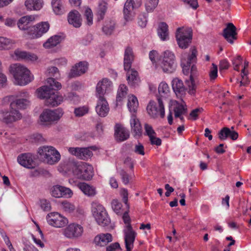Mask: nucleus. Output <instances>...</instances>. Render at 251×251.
Returning <instances> with one entry per match:
<instances>
[{
	"label": "nucleus",
	"mask_w": 251,
	"mask_h": 251,
	"mask_svg": "<svg viewBox=\"0 0 251 251\" xmlns=\"http://www.w3.org/2000/svg\"><path fill=\"white\" fill-rule=\"evenodd\" d=\"M172 88L178 98L183 102L182 97L186 94V89L184 86L182 81L178 78H175L172 81Z\"/></svg>",
	"instance_id": "f3484780"
},
{
	"label": "nucleus",
	"mask_w": 251,
	"mask_h": 251,
	"mask_svg": "<svg viewBox=\"0 0 251 251\" xmlns=\"http://www.w3.org/2000/svg\"><path fill=\"white\" fill-rule=\"evenodd\" d=\"M26 18H21L17 23V25L20 29L26 30L27 33L31 36L32 31L30 30L32 26H30L28 22L26 21Z\"/></svg>",
	"instance_id": "79ce46f5"
},
{
	"label": "nucleus",
	"mask_w": 251,
	"mask_h": 251,
	"mask_svg": "<svg viewBox=\"0 0 251 251\" xmlns=\"http://www.w3.org/2000/svg\"><path fill=\"white\" fill-rule=\"evenodd\" d=\"M158 90L159 96H158L157 98H160L162 100L163 99H166L168 96L169 88L166 83L163 82H161L159 85Z\"/></svg>",
	"instance_id": "58836bf2"
},
{
	"label": "nucleus",
	"mask_w": 251,
	"mask_h": 251,
	"mask_svg": "<svg viewBox=\"0 0 251 251\" xmlns=\"http://www.w3.org/2000/svg\"><path fill=\"white\" fill-rule=\"evenodd\" d=\"M9 71L15 79L14 83L19 85H25L32 79L30 71L25 67L19 64H12L10 66Z\"/></svg>",
	"instance_id": "f03ea898"
},
{
	"label": "nucleus",
	"mask_w": 251,
	"mask_h": 251,
	"mask_svg": "<svg viewBox=\"0 0 251 251\" xmlns=\"http://www.w3.org/2000/svg\"><path fill=\"white\" fill-rule=\"evenodd\" d=\"M112 207L114 211L119 214L122 207V204L117 200H113L111 202Z\"/></svg>",
	"instance_id": "bf43d9fd"
},
{
	"label": "nucleus",
	"mask_w": 251,
	"mask_h": 251,
	"mask_svg": "<svg viewBox=\"0 0 251 251\" xmlns=\"http://www.w3.org/2000/svg\"><path fill=\"white\" fill-rule=\"evenodd\" d=\"M237 34L236 27L231 23H228L226 27L223 30V36L231 44L233 43V40L236 39Z\"/></svg>",
	"instance_id": "aec40b11"
},
{
	"label": "nucleus",
	"mask_w": 251,
	"mask_h": 251,
	"mask_svg": "<svg viewBox=\"0 0 251 251\" xmlns=\"http://www.w3.org/2000/svg\"><path fill=\"white\" fill-rule=\"evenodd\" d=\"M115 23L114 21H110L109 23L106 24L102 27V31L106 35H110L112 34L115 29Z\"/></svg>",
	"instance_id": "49530a36"
},
{
	"label": "nucleus",
	"mask_w": 251,
	"mask_h": 251,
	"mask_svg": "<svg viewBox=\"0 0 251 251\" xmlns=\"http://www.w3.org/2000/svg\"><path fill=\"white\" fill-rule=\"evenodd\" d=\"M131 132L136 138H138L142 135V128L139 120L133 114L130 120Z\"/></svg>",
	"instance_id": "5701e85b"
},
{
	"label": "nucleus",
	"mask_w": 251,
	"mask_h": 251,
	"mask_svg": "<svg viewBox=\"0 0 251 251\" xmlns=\"http://www.w3.org/2000/svg\"><path fill=\"white\" fill-rule=\"evenodd\" d=\"M127 80L128 84L132 87H136L139 86L140 80L138 76V72L133 70L127 71Z\"/></svg>",
	"instance_id": "c85d7f7f"
},
{
	"label": "nucleus",
	"mask_w": 251,
	"mask_h": 251,
	"mask_svg": "<svg viewBox=\"0 0 251 251\" xmlns=\"http://www.w3.org/2000/svg\"><path fill=\"white\" fill-rule=\"evenodd\" d=\"M63 100V98L62 96L58 95L54 92L49 99L46 100V105L51 106H56L60 104Z\"/></svg>",
	"instance_id": "f704fd0d"
},
{
	"label": "nucleus",
	"mask_w": 251,
	"mask_h": 251,
	"mask_svg": "<svg viewBox=\"0 0 251 251\" xmlns=\"http://www.w3.org/2000/svg\"><path fill=\"white\" fill-rule=\"evenodd\" d=\"M62 115L61 110H46L41 114L40 119L42 124L48 125L53 122L58 121Z\"/></svg>",
	"instance_id": "1a4fd4ad"
},
{
	"label": "nucleus",
	"mask_w": 251,
	"mask_h": 251,
	"mask_svg": "<svg viewBox=\"0 0 251 251\" xmlns=\"http://www.w3.org/2000/svg\"><path fill=\"white\" fill-rule=\"evenodd\" d=\"M84 16L87 20V24L91 25L93 24V14L90 8H87L85 10Z\"/></svg>",
	"instance_id": "864d4df0"
},
{
	"label": "nucleus",
	"mask_w": 251,
	"mask_h": 251,
	"mask_svg": "<svg viewBox=\"0 0 251 251\" xmlns=\"http://www.w3.org/2000/svg\"><path fill=\"white\" fill-rule=\"evenodd\" d=\"M40 206L44 211H49L51 209V205L50 201L46 199L40 200Z\"/></svg>",
	"instance_id": "13d9d810"
},
{
	"label": "nucleus",
	"mask_w": 251,
	"mask_h": 251,
	"mask_svg": "<svg viewBox=\"0 0 251 251\" xmlns=\"http://www.w3.org/2000/svg\"><path fill=\"white\" fill-rule=\"evenodd\" d=\"M88 70V63L85 61H81L76 64L71 69L68 75L70 78L75 77L85 73Z\"/></svg>",
	"instance_id": "dca6fc26"
},
{
	"label": "nucleus",
	"mask_w": 251,
	"mask_h": 251,
	"mask_svg": "<svg viewBox=\"0 0 251 251\" xmlns=\"http://www.w3.org/2000/svg\"><path fill=\"white\" fill-rule=\"evenodd\" d=\"M61 190L62 197L71 198L73 195V192L70 188L62 186Z\"/></svg>",
	"instance_id": "0e129e2a"
},
{
	"label": "nucleus",
	"mask_w": 251,
	"mask_h": 251,
	"mask_svg": "<svg viewBox=\"0 0 251 251\" xmlns=\"http://www.w3.org/2000/svg\"><path fill=\"white\" fill-rule=\"evenodd\" d=\"M203 111L202 108H196L193 110L190 113V116L192 117L194 120H196L198 117L200 113H201Z\"/></svg>",
	"instance_id": "774afa93"
},
{
	"label": "nucleus",
	"mask_w": 251,
	"mask_h": 251,
	"mask_svg": "<svg viewBox=\"0 0 251 251\" xmlns=\"http://www.w3.org/2000/svg\"><path fill=\"white\" fill-rule=\"evenodd\" d=\"M175 117H180V115H184L187 112V108L182 103H178L177 102V105L174 109Z\"/></svg>",
	"instance_id": "a18cd8bd"
},
{
	"label": "nucleus",
	"mask_w": 251,
	"mask_h": 251,
	"mask_svg": "<svg viewBox=\"0 0 251 251\" xmlns=\"http://www.w3.org/2000/svg\"><path fill=\"white\" fill-rule=\"evenodd\" d=\"M112 241V237L111 234L101 233L95 237L94 242L97 246H104Z\"/></svg>",
	"instance_id": "cd10ccee"
},
{
	"label": "nucleus",
	"mask_w": 251,
	"mask_h": 251,
	"mask_svg": "<svg viewBox=\"0 0 251 251\" xmlns=\"http://www.w3.org/2000/svg\"><path fill=\"white\" fill-rule=\"evenodd\" d=\"M107 9V3L103 0L100 1L99 3L97 10V15L98 16V19L99 21L103 19Z\"/></svg>",
	"instance_id": "e433bc0d"
},
{
	"label": "nucleus",
	"mask_w": 251,
	"mask_h": 251,
	"mask_svg": "<svg viewBox=\"0 0 251 251\" xmlns=\"http://www.w3.org/2000/svg\"><path fill=\"white\" fill-rule=\"evenodd\" d=\"M47 72L49 74V77L52 78V76L57 78L59 76V71L56 67H51L48 69Z\"/></svg>",
	"instance_id": "5fc2aeb1"
},
{
	"label": "nucleus",
	"mask_w": 251,
	"mask_h": 251,
	"mask_svg": "<svg viewBox=\"0 0 251 251\" xmlns=\"http://www.w3.org/2000/svg\"><path fill=\"white\" fill-rule=\"evenodd\" d=\"M242 58L240 55H237L232 60V64L235 70L238 71L239 66L242 63Z\"/></svg>",
	"instance_id": "e2e57ef3"
},
{
	"label": "nucleus",
	"mask_w": 251,
	"mask_h": 251,
	"mask_svg": "<svg viewBox=\"0 0 251 251\" xmlns=\"http://www.w3.org/2000/svg\"><path fill=\"white\" fill-rule=\"evenodd\" d=\"M158 56V53L155 50L151 51L149 53V58L153 64L156 65V59Z\"/></svg>",
	"instance_id": "69168bd1"
},
{
	"label": "nucleus",
	"mask_w": 251,
	"mask_h": 251,
	"mask_svg": "<svg viewBox=\"0 0 251 251\" xmlns=\"http://www.w3.org/2000/svg\"><path fill=\"white\" fill-rule=\"evenodd\" d=\"M62 208L66 212L71 213L75 209V206L67 201H63L61 203Z\"/></svg>",
	"instance_id": "603ef678"
},
{
	"label": "nucleus",
	"mask_w": 251,
	"mask_h": 251,
	"mask_svg": "<svg viewBox=\"0 0 251 251\" xmlns=\"http://www.w3.org/2000/svg\"><path fill=\"white\" fill-rule=\"evenodd\" d=\"M118 173L120 176L123 183L125 185L128 184L131 179V176L123 169L119 170Z\"/></svg>",
	"instance_id": "09e8293b"
},
{
	"label": "nucleus",
	"mask_w": 251,
	"mask_h": 251,
	"mask_svg": "<svg viewBox=\"0 0 251 251\" xmlns=\"http://www.w3.org/2000/svg\"><path fill=\"white\" fill-rule=\"evenodd\" d=\"M78 187L85 195L88 196L92 197L96 194L95 188L86 183H80L78 184Z\"/></svg>",
	"instance_id": "c9c22d12"
},
{
	"label": "nucleus",
	"mask_w": 251,
	"mask_h": 251,
	"mask_svg": "<svg viewBox=\"0 0 251 251\" xmlns=\"http://www.w3.org/2000/svg\"><path fill=\"white\" fill-rule=\"evenodd\" d=\"M50 24L47 22H42L33 26L31 28V38H35L41 37L49 29Z\"/></svg>",
	"instance_id": "4468645a"
},
{
	"label": "nucleus",
	"mask_w": 251,
	"mask_h": 251,
	"mask_svg": "<svg viewBox=\"0 0 251 251\" xmlns=\"http://www.w3.org/2000/svg\"><path fill=\"white\" fill-rule=\"evenodd\" d=\"M134 152L138 154L144 155L145 154L144 146L140 143H138L135 146Z\"/></svg>",
	"instance_id": "338daca9"
},
{
	"label": "nucleus",
	"mask_w": 251,
	"mask_h": 251,
	"mask_svg": "<svg viewBox=\"0 0 251 251\" xmlns=\"http://www.w3.org/2000/svg\"><path fill=\"white\" fill-rule=\"evenodd\" d=\"M159 0H146L145 6L146 10L148 12H151L157 6Z\"/></svg>",
	"instance_id": "8fccbe9b"
},
{
	"label": "nucleus",
	"mask_w": 251,
	"mask_h": 251,
	"mask_svg": "<svg viewBox=\"0 0 251 251\" xmlns=\"http://www.w3.org/2000/svg\"><path fill=\"white\" fill-rule=\"evenodd\" d=\"M127 107L131 113H135L136 112L138 107V101L135 96L131 95L128 97Z\"/></svg>",
	"instance_id": "4c0bfd02"
},
{
	"label": "nucleus",
	"mask_w": 251,
	"mask_h": 251,
	"mask_svg": "<svg viewBox=\"0 0 251 251\" xmlns=\"http://www.w3.org/2000/svg\"><path fill=\"white\" fill-rule=\"evenodd\" d=\"M38 153L44 161L50 165L57 163L61 158L59 152L52 146H43L40 148Z\"/></svg>",
	"instance_id": "20e7f679"
},
{
	"label": "nucleus",
	"mask_w": 251,
	"mask_h": 251,
	"mask_svg": "<svg viewBox=\"0 0 251 251\" xmlns=\"http://www.w3.org/2000/svg\"><path fill=\"white\" fill-rule=\"evenodd\" d=\"M192 30L191 28L178 27L176 31V37L179 48H187L192 42Z\"/></svg>",
	"instance_id": "423d86ee"
},
{
	"label": "nucleus",
	"mask_w": 251,
	"mask_h": 251,
	"mask_svg": "<svg viewBox=\"0 0 251 251\" xmlns=\"http://www.w3.org/2000/svg\"><path fill=\"white\" fill-rule=\"evenodd\" d=\"M15 54L18 59L26 61H33L37 59V57L35 54L25 51L16 50L15 51Z\"/></svg>",
	"instance_id": "473e14b6"
},
{
	"label": "nucleus",
	"mask_w": 251,
	"mask_h": 251,
	"mask_svg": "<svg viewBox=\"0 0 251 251\" xmlns=\"http://www.w3.org/2000/svg\"><path fill=\"white\" fill-rule=\"evenodd\" d=\"M141 0L137 2V6L134 4L133 0H127L125 3L123 12L124 18L126 21H131L132 19V10L134 8L139 6L141 4Z\"/></svg>",
	"instance_id": "4be33fe9"
},
{
	"label": "nucleus",
	"mask_w": 251,
	"mask_h": 251,
	"mask_svg": "<svg viewBox=\"0 0 251 251\" xmlns=\"http://www.w3.org/2000/svg\"><path fill=\"white\" fill-rule=\"evenodd\" d=\"M144 128L146 135H148L150 138L151 137H152L153 135H156L151 125L146 123L144 125Z\"/></svg>",
	"instance_id": "4d7b16f0"
},
{
	"label": "nucleus",
	"mask_w": 251,
	"mask_h": 251,
	"mask_svg": "<svg viewBox=\"0 0 251 251\" xmlns=\"http://www.w3.org/2000/svg\"><path fill=\"white\" fill-rule=\"evenodd\" d=\"M95 219L97 223L102 226H107L111 223L110 219L106 210L100 214L98 217H96Z\"/></svg>",
	"instance_id": "72a5a7b5"
},
{
	"label": "nucleus",
	"mask_w": 251,
	"mask_h": 251,
	"mask_svg": "<svg viewBox=\"0 0 251 251\" xmlns=\"http://www.w3.org/2000/svg\"><path fill=\"white\" fill-rule=\"evenodd\" d=\"M91 206L92 212L95 218L98 217L100 214L106 210L104 207L97 201H93Z\"/></svg>",
	"instance_id": "a19ab883"
},
{
	"label": "nucleus",
	"mask_w": 251,
	"mask_h": 251,
	"mask_svg": "<svg viewBox=\"0 0 251 251\" xmlns=\"http://www.w3.org/2000/svg\"><path fill=\"white\" fill-rule=\"evenodd\" d=\"M61 41V36L54 35L50 37L45 43L43 46L45 48L49 49L57 46Z\"/></svg>",
	"instance_id": "ea45409f"
},
{
	"label": "nucleus",
	"mask_w": 251,
	"mask_h": 251,
	"mask_svg": "<svg viewBox=\"0 0 251 251\" xmlns=\"http://www.w3.org/2000/svg\"><path fill=\"white\" fill-rule=\"evenodd\" d=\"M181 65L183 74L188 75L190 73L191 64L188 63L185 60H181Z\"/></svg>",
	"instance_id": "680f3d73"
},
{
	"label": "nucleus",
	"mask_w": 251,
	"mask_h": 251,
	"mask_svg": "<svg viewBox=\"0 0 251 251\" xmlns=\"http://www.w3.org/2000/svg\"><path fill=\"white\" fill-rule=\"evenodd\" d=\"M88 108L87 107L83 106L76 108L75 109L74 113L76 116L81 117L87 113Z\"/></svg>",
	"instance_id": "6e6d98bb"
},
{
	"label": "nucleus",
	"mask_w": 251,
	"mask_h": 251,
	"mask_svg": "<svg viewBox=\"0 0 251 251\" xmlns=\"http://www.w3.org/2000/svg\"><path fill=\"white\" fill-rule=\"evenodd\" d=\"M98 98L99 100L96 106V111L100 116L102 117H105L109 110L108 103L104 97Z\"/></svg>",
	"instance_id": "b1692460"
},
{
	"label": "nucleus",
	"mask_w": 251,
	"mask_h": 251,
	"mask_svg": "<svg viewBox=\"0 0 251 251\" xmlns=\"http://www.w3.org/2000/svg\"><path fill=\"white\" fill-rule=\"evenodd\" d=\"M48 223L56 227L64 226L68 223V220L57 212H51L46 217Z\"/></svg>",
	"instance_id": "9d476101"
},
{
	"label": "nucleus",
	"mask_w": 251,
	"mask_h": 251,
	"mask_svg": "<svg viewBox=\"0 0 251 251\" xmlns=\"http://www.w3.org/2000/svg\"><path fill=\"white\" fill-rule=\"evenodd\" d=\"M112 83L108 79L104 78L100 81L96 86L97 95L98 98L103 97L105 94L111 90Z\"/></svg>",
	"instance_id": "ddd939ff"
},
{
	"label": "nucleus",
	"mask_w": 251,
	"mask_h": 251,
	"mask_svg": "<svg viewBox=\"0 0 251 251\" xmlns=\"http://www.w3.org/2000/svg\"><path fill=\"white\" fill-rule=\"evenodd\" d=\"M127 87L125 84H121L117 91L116 97L117 102H121L126 98L127 94Z\"/></svg>",
	"instance_id": "c03bdc74"
},
{
	"label": "nucleus",
	"mask_w": 251,
	"mask_h": 251,
	"mask_svg": "<svg viewBox=\"0 0 251 251\" xmlns=\"http://www.w3.org/2000/svg\"><path fill=\"white\" fill-rule=\"evenodd\" d=\"M68 151L77 158L83 160H87L93 155V152L89 148L70 147Z\"/></svg>",
	"instance_id": "9b49d317"
},
{
	"label": "nucleus",
	"mask_w": 251,
	"mask_h": 251,
	"mask_svg": "<svg viewBox=\"0 0 251 251\" xmlns=\"http://www.w3.org/2000/svg\"><path fill=\"white\" fill-rule=\"evenodd\" d=\"M62 186L60 185H55L52 188H51L50 190L51 195L52 197L55 198H61L62 197L61 195V190H62Z\"/></svg>",
	"instance_id": "3c124183"
},
{
	"label": "nucleus",
	"mask_w": 251,
	"mask_h": 251,
	"mask_svg": "<svg viewBox=\"0 0 251 251\" xmlns=\"http://www.w3.org/2000/svg\"><path fill=\"white\" fill-rule=\"evenodd\" d=\"M158 104L154 101L151 100L147 106V111L150 116L156 118L160 116L162 118L165 116V109L162 99L158 97Z\"/></svg>",
	"instance_id": "6e6552de"
},
{
	"label": "nucleus",
	"mask_w": 251,
	"mask_h": 251,
	"mask_svg": "<svg viewBox=\"0 0 251 251\" xmlns=\"http://www.w3.org/2000/svg\"><path fill=\"white\" fill-rule=\"evenodd\" d=\"M83 227L77 224L69 225L64 230V235L67 238H73L78 237L81 235L83 232Z\"/></svg>",
	"instance_id": "f8f14e48"
},
{
	"label": "nucleus",
	"mask_w": 251,
	"mask_h": 251,
	"mask_svg": "<svg viewBox=\"0 0 251 251\" xmlns=\"http://www.w3.org/2000/svg\"><path fill=\"white\" fill-rule=\"evenodd\" d=\"M218 137L221 140H225L227 137H229L232 140H236L238 137V133L234 130H231L228 127H225L219 132Z\"/></svg>",
	"instance_id": "a878e982"
},
{
	"label": "nucleus",
	"mask_w": 251,
	"mask_h": 251,
	"mask_svg": "<svg viewBox=\"0 0 251 251\" xmlns=\"http://www.w3.org/2000/svg\"><path fill=\"white\" fill-rule=\"evenodd\" d=\"M14 42L9 38L0 37V50H8L10 49Z\"/></svg>",
	"instance_id": "37998d69"
},
{
	"label": "nucleus",
	"mask_w": 251,
	"mask_h": 251,
	"mask_svg": "<svg viewBox=\"0 0 251 251\" xmlns=\"http://www.w3.org/2000/svg\"><path fill=\"white\" fill-rule=\"evenodd\" d=\"M218 68L217 66L212 64V67L209 72V77L211 80H214L217 77Z\"/></svg>",
	"instance_id": "052dcab7"
},
{
	"label": "nucleus",
	"mask_w": 251,
	"mask_h": 251,
	"mask_svg": "<svg viewBox=\"0 0 251 251\" xmlns=\"http://www.w3.org/2000/svg\"><path fill=\"white\" fill-rule=\"evenodd\" d=\"M23 95L24 98H19L12 102L10 104L11 110L0 111V121L5 124L12 123L21 119L22 115L19 111L14 109L15 107L20 109H25L29 104L28 100V94L26 92L21 93L20 97Z\"/></svg>",
	"instance_id": "f257e3e1"
},
{
	"label": "nucleus",
	"mask_w": 251,
	"mask_h": 251,
	"mask_svg": "<svg viewBox=\"0 0 251 251\" xmlns=\"http://www.w3.org/2000/svg\"><path fill=\"white\" fill-rule=\"evenodd\" d=\"M53 12L57 15H61L65 12L62 0H52L51 2Z\"/></svg>",
	"instance_id": "2f4dec72"
},
{
	"label": "nucleus",
	"mask_w": 251,
	"mask_h": 251,
	"mask_svg": "<svg viewBox=\"0 0 251 251\" xmlns=\"http://www.w3.org/2000/svg\"><path fill=\"white\" fill-rule=\"evenodd\" d=\"M73 172L77 178L81 179L89 180L93 176L92 166L84 162L75 165Z\"/></svg>",
	"instance_id": "0eeeda50"
},
{
	"label": "nucleus",
	"mask_w": 251,
	"mask_h": 251,
	"mask_svg": "<svg viewBox=\"0 0 251 251\" xmlns=\"http://www.w3.org/2000/svg\"><path fill=\"white\" fill-rule=\"evenodd\" d=\"M157 34L162 41L169 39V32L168 25L164 22L161 23L157 29Z\"/></svg>",
	"instance_id": "7c9ffc66"
},
{
	"label": "nucleus",
	"mask_w": 251,
	"mask_h": 251,
	"mask_svg": "<svg viewBox=\"0 0 251 251\" xmlns=\"http://www.w3.org/2000/svg\"><path fill=\"white\" fill-rule=\"evenodd\" d=\"M197 69L194 64H191L190 75L189 80H186L185 83L188 87V93L191 95H194L196 93V85L195 83V77L197 75Z\"/></svg>",
	"instance_id": "a211bd4d"
},
{
	"label": "nucleus",
	"mask_w": 251,
	"mask_h": 251,
	"mask_svg": "<svg viewBox=\"0 0 251 251\" xmlns=\"http://www.w3.org/2000/svg\"><path fill=\"white\" fill-rule=\"evenodd\" d=\"M25 5L28 10H39L43 5V0H26Z\"/></svg>",
	"instance_id": "c756f323"
},
{
	"label": "nucleus",
	"mask_w": 251,
	"mask_h": 251,
	"mask_svg": "<svg viewBox=\"0 0 251 251\" xmlns=\"http://www.w3.org/2000/svg\"><path fill=\"white\" fill-rule=\"evenodd\" d=\"M18 163L28 169L34 168V157L30 153H25L19 155L17 158Z\"/></svg>",
	"instance_id": "412c9836"
},
{
	"label": "nucleus",
	"mask_w": 251,
	"mask_h": 251,
	"mask_svg": "<svg viewBox=\"0 0 251 251\" xmlns=\"http://www.w3.org/2000/svg\"><path fill=\"white\" fill-rule=\"evenodd\" d=\"M136 232L133 230L131 225L126 226L125 230V242L126 251L131 250L136 237Z\"/></svg>",
	"instance_id": "2eb2a0df"
},
{
	"label": "nucleus",
	"mask_w": 251,
	"mask_h": 251,
	"mask_svg": "<svg viewBox=\"0 0 251 251\" xmlns=\"http://www.w3.org/2000/svg\"><path fill=\"white\" fill-rule=\"evenodd\" d=\"M158 65L164 73H173L177 66L176 56L174 53L168 50L165 51L163 52V59L160 61Z\"/></svg>",
	"instance_id": "39448f33"
},
{
	"label": "nucleus",
	"mask_w": 251,
	"mask_h": 251,
	"mask_svg": "<svg viewBox=\"0 0 251 251\" xmlns=\"http://www.w3.org/2000/svg\"><path fill=\"white\" fill-rule=\"evenodd\" d=\"M191 54L188 55L187 59L182 58L181 60H185L189 64H193L196 62L197 51L195 48L191 49Z\"/></svg>",
	"instance_id": "de8ad7c7"
},
{
	"label": "nucleus",
	"mask_w": 251,
	"mask_h": 251,
	"mask_svg": "<svg viewBox=\"0 0 251 251\" xmlns=\"http://www.w3.org/2000/svg\"><path fill=\"white\" fill-rule=\"evenodd\" d=\"M46 82L47 85L38 88L37 93L38 98L47 100L55 92L54 91L60 90L62 85L53 78L49 77Z\"/></svg>",
	"instance_id": "7ed1b4c3"
},
{
	"label": "nucleus",
	"mask_w": 251,
	"mask_h": 251,
	"mask_svg": "<svg viewBox=\"0 0 251 251\" xmlns=\"http://www.w3.org/2000/svg\"><path fill=\"white\" fill-rule=\"evenodd\" d=\"M134 60V54L132 48L129 46L126 48L124 53V66L126 71L130 70Z\"/></svg>",
	"instance_id": "393cba45"
},
{
	"label": "nucleus",
	"mask_w": 251,
	"mask_h": 251,
	"mask_svg": "<svg viewBox=\"0 0 251 251\" xmlns=\"http://www.w3.org/2000/svg\"><path fill=\"white\" fill-rule=\"evenodd\" d=\"M68 21L70 24L76 28L79 27L81 25V18L80 13L75 10L69 12L68 15Z\"/></svg>",
	"instance_id": "bb28decb"
},
{
	"label": "nucleus",
	"mask_w": 251,
	"mask_h": 251,
	"mask_svg": "<svg viewBox=\"0 0 251 251\" xmlns=\"http://www.w3.org/2000/svg\"><path fill=\"white\" fill-rule=\"evenodd\" d=\"M114 136L117 142H123L129 137V132L120 124H116L114 126Z\"/></svg>",
	"instance_id": "6ab92c4d"
}]
</instances>
